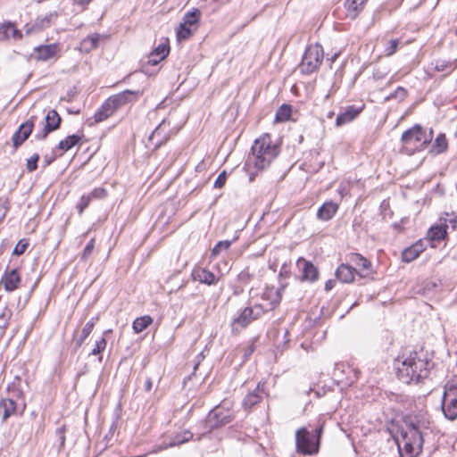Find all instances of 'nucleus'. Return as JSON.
Instances as JSON below:
<instances>
[{
	"label": "nucleus",
	"instance_id": "1",
	"mask_svg": "<svg viewBox=\"0 0 457 457\" xmlns=\"http://www.w3.org/2000/svg\"><path fill=\"white\" fill-rule=\"evenodd\" d=\"M434 367L423 351L411 352L402 361H397L396 376L403 383H419L429 376Z\"/></svg>",
	"mask_w": 457,
	"mask_h": 457
},
{
	"label": "nucleus",
	"instance_id": "2",
	"mask_svg": "<svg viewBox=\"0 0 457 457\" xmlns=\"http://www.w3.org/2000/svg\"><path fill=\"white\" fill-rule=\"evenodd\" d=\"M404 427L400 430L401 439L398 446L402 445L408 457L418 455L422 449L424 432L420 420L417 418H409L404 421Z\"/></svg>",
	"mask_w": 457,
	"mask_h": 457
},
{
	"label": "nucleus",
	"instance_id": "3",
	"mask_svg": "<svg viewBox=\"0 0 457 457\" xmlns=\"http://www.w3.org/2000/svg\"><path fill=\"white\" fill-rule=\"evenodd\" d=\"M432 129L428 134L420 124H415L405 130L401 137V153L411 155L416 152L422 151L432 140Z\"/></svg>",
	"mask_w": 457,
	"mask_h": 457
},
{
	"label": "nucleus",
	"instance_id": "4",
	"mask_svg": "<svg viewBox=\"0 0 457 457\" xmlns=\"http://www.w3.org/2000/svg\"><path fill=\"white\" fill-rule=\"evenodd\" d=\"M251 150L253 165L258 170H263L270 166L279 153L278 147L272 144L269 134H264L257 138Z\"/></svg>",
	"mask_w": 457,
	"mask_h": 457
},
{
	"label": "nucleus",
	"instance_id": "5",
	"mask_svg": "<svg viewBox=\"0 0 457 457\" xmlns=\"http://www.w3.org/2000/svg\"><path fill=\"white\" fill-rule=\"evenodd\" d=\"M234 418L235 415L231 406L227 405L226 403L216 405L209 411L205 420L199 423V427H203V432L198 437V440L201 439L202 436L230 423Z\"/></svg>",
	"mask_w": 457,
	"mask_h": 457
},
{
	"label": "nucleus",
	"instance_id": "6",
	"mask_svg": "<svg viewBox=\"0 0 457 457\" xmlns=\"http://www.w3.org/2000/svg\"><path fill=\"white\" fill-rule=\"evenodd\" d=\"M441 409L447 420L457 419V376L448 379L444 386Z\"/></svg>",
	"mask_w": 457,
	"mask_h": 457
},
{
	"label": "nucleus",
	"instance_id": "7",
	"mask_svg": "<svg viewBox=\"0 0 457 457\" xmlns=\"http://www.w3.org/2000/svg\"><path fill=\"white\" fill-rule=\"evenodd\" d=\"M265 312L266 309H264V307L260 303H255L253 306H246L236 318L233 319L231 322L232 333L237 335L252 321L261 318Z\"/></svg>",
	"mask_w": 457,
	"mask_h": 457
},
{
	"label": "nucleus",
	"instance_id": "8",
	"mask_svg": "<svg viewBox=\"0 0 457 457\" xmlns=\"http://www.w3.org/2000/svg\"><path fill=\"white\" fill-rule=\"evenodd\" d=\"M324 58L323 48L320 45L315 44L307 46L302 62L299 64V70L303 74H311L318 71Z\"/></svg>",
	"mask_w": 457,
	"mask_h": 457
},
{
	"label": "nucleus",
	"instance_id": "9",
	"mask_svg": "<svg viewBox=\"0 0 457 457\" xmlns=\"http://www.w3.org/2000/svg\"><path fill=\"white\" fill-rule=\"evenodd\" d=\"M296 452L304 455L316 454L320 450L319 439H314L305 428H302L295 434Z\"/></svg>",
	"mask_w": 457,
	"mask_h": 457
},
{
	"label": "nucleus",
	"instance_id": "10",
	"mask_svg": "<svg viewBox=\"0 0 457 457\" xmlns=\"http://www.w3.org/2000/svg\"><path fill=\"white\" fill-rule=\"evenodd\" d=\"M62 119L55 110H50L45 117V126L41 131L34 135L36 140H44L48 134L58 129L61 125Z\"/></svg>",
	"mask_w": 457,
	"mask_h": 457
},
{
	"label": "nucleus",
	"instance_id": "11",
	"mask_svg": "<svg viewBox=\"0 0 457 457\" xmlns=\"http://www.w3.org/2000/svg\"><path fill=\"white\" fill-rule=\"evenodd\" d=\"M37 117L32 115L28 120L21 123L17 129V131L12 136V145L14 149H17L21 146L31 135L34 126L35 120Z\"/></svg>",
	"mask_w": 457,
	"mask_h": 457
},
{
	"label": "nucleus",
	"instance_id": "12",
	"mask_svg": "<svg viewBox=\"0 0 457 457\" xmlns=\"http://www.w3.org/2000/svg\"><path fill=\"white\" fill-rule=\"evenodd\" d=\"M348 261L356 266L357 274L362 278H366L373 274L371 262L357 253H352L348 255Z\"/></svg>",
	"mask_w": 457,
	"mask_h": 457
},
{
	"label": "nucleus",
	"instance_id": "13",
	"mask_svg": "<svg viewBox=\"0 0 457 457\" xmlns=\"http://www.w3.org/2000/svg\"><path fill=\"white\" fill-rule=\"evenodd\" d=\"M296 265L302 270V281L315 282L319 278L318 268L310 261L300 257L296 262Z\"/></svg>",
	"mask_w": 457,
	"mask_h": 457
},
{
	"label": "nucleus",
	"instance_id": "14",
	"mask_svg": "<svg viewBox=\"0 0 457 457\" xmlns=\"http://www.w3.org/2000/svg\"><path fill=\"white\" fill-rule=\"evenodd\" d=\"M143 90H124L119 94L113 95L111 97L116 108L122 106L128 103L137 101L142 95Z\"/></svg>",
	"mask_w": 457,
	"mask_h": 457
},
{
	"label": "nucleus",
	"instance_id": "15",
	"mask_svg": "<svg viewBox=\"0 0 457 457\" xmlns=\"http://www.w3.org/2000/svg\"><path fill=\"white\" fill-rule=\"evenodd\" d=\"M191 276L195 281H199L200 283L208 286L216 285L219 281V278H217L214 273L211 272L205 268L201 267H195L192 270Z\"/></svg>",
	"mask_w": 457,
	"mask_h": 457
},
{
	"label": "nucleus",
	"instance_id": "16",
	"mask_svg": "<svg viewBox=\"0 0 457 457\" xmlns=\"http://www.w3.org/2000/svg\"><path fill=\"white\" fill-rule=\"evenodd\" d=\"M21 283V277L17 269L6 270L0 280V284L4 286V288L7 292H12L18 288Z\"/></svg>",
	"mask_w": 457,
	"mask_h": 457
},
{
	"label": "nucleus",
	"instance_id": "17",
	"mask_svg": "<svg viewBox=\"0 0 457 457\" xmlns=\"http://www.w3.org/2000/svg\"><path fill=\"white\" fill-rule=\"evenodd\" d=\"M364 105L357 107L355 105L347 106L344 112H340L336 119L337 126H343L353 120L363 110Z\"/></svg>",
	"mask_w": 457,
	"mask_h": 457
},
{
	"label": "nucleus",
	"instance_id": "18",
	"mask_svg": "<svg viewBox=\"0 0 457 457\" xmlns=\"http://www.w3.org/2000/svg\"><path fill=\"white\" fill-rule=\"evenodd\" d=\"M285 285H281L279 288L274 287H267L262 293V298L270 302V309H275L281 302L282 291L285 288Z\"/></svg>",
	"mask_w": 457,
	"mask_h": 457
},
{
	"label": "nucleus",
	"instance_id": "19",
	"mask_svg": "<svg viewBox=\"0 0 457 457\" xmlns=\"http://www.w3.org/2000/svg\"><path fill=\"white\" fill-rule=\"evenodd\" d=\"M255 270L251 269L249 266L242 270L237 275V282L239 286L236 287V289L234 290V294L239 295L243 293L244 287L247 286L250 282H252L255 278Z\"/></svg>",
	"mask_w": 457,
	"mask_h": 457
},
{
	"label": "nucleus",
	"instance_id": "20",
	"mask_svg": "<svg viewBox=\"0 0 457 457\" xmlns=\"http://www.w3.org/2000/svg\"><path fill=\"white\" fill-rule=\"evenodd\" d=\"M24 408L25 406H23L21 410L19 411L18 404L14 400L11 398L2 399L0 401V410L3 411V421H5L12 415H21L24 411Z\"/></svg>",
	"mask_w": 457,
	"mask_h": 457
},
{
	"label": "nucleus",
	"instance_id": "21",
	"mask_svg": "<svg viewBox=\"0 0 457 457\" xmlns=\"http://www.w3.org/2000/svg\"><path fill=\"white\" fill-rule=\"evenodd\" d=\"M263 386L259 383L256 388L249 393L243 401V407L245 410H250L259 403H261L264 397Z\"/></svg>",
	"mask_w": 457,
	"mask_h": 457
},
{
	"label": "nucleus",
	"instance_id": "22",
	"mask_svg": "<svg viewBox=\"0 0 457 457\" xmlns=\"http://www.w3.org/2000/svg\"><path fill=\"white\" fill-rule=\"evenodd\" d=\"M170 53L169 42L162 43L156 46L148 55L147 62L150 65H156L164 60Z\"/></svg>",
	"mask_w": 457,
	"mask_h": 457
},
{
	"label": "nucleus",
	"instance_id": "23",
	"mask_svg": "<svg viewBox=\"0 0 457 457\" xmlns=\"http://www.w3.org/2000/svg\"><path fill=\"white\" fill-rule=\"evenodd\" d=\"M357 272L356 269L348 263H342L337 269L335 275L337 278L343 283H351L354 279V274Z\"/></svg>",
	"mask_w": 457,
	"mask_h": 457
},
{
	"label": "nucleus",
	"instance_id": "24",
	"mask_svg": "<svg viewBox=\"0 0 457 457\" xmlns=\"http://www.w3.org/2000/svg\"><path fill=\"white\" fill-rule=\"evenodd\" d=\"M116 109L117 108L114 105L112 100L111 99V97H109L95 113V121L102 122L105 120L107 118L113 114Z\"/></svg>",
	"mask_w": 457,
	"mask_h": 457
},
{
	"label": "nucleus",
	"instance_id": "25",
	"mask_svg": "<svg viewBox=\"0 0 457 457\" xmlns=\"http://www.w3.org/2000/svg\"><path fill=\"white\" fill-rule=\"evenodd\" d=\"M337 210L338 205L336 203L332 201L326 202L318 209L317 218L320 220L328 221L334 217Z\"/></svg>",
	"mask_w": 457,
	"mask_h": 457
},
{
	"label": "nucleus",
	"instance_id": "26",
	"mask_svg": "<svg viewBox=\"0 0 457 457\" xmlns=\"http://www.w3.org/2000/svg\"><path fill=\"white\" fill-rule=\"evenodd\" d=\"M98 320V317H92L84 326V328L81 330L80 336L75 339L74 341V346L73 350L76 352L78 349L80 348V346L83 345L84 341L87 339V337L90 335L92 332L96 322Z\"/></svg>",
	"mask_w": 457,
	"mask_h": 457
},
{
	"label": "nucleus",
	"instance_id": "27",
	"mask_svg": "<svg viewBox=\"0 0 457 457\" xmlns=\"http://www.w3.org/2000/svg\"><path fill=\"white\" fill-rule=\"evenodd\" d=\"M21 32L16 29L15 25L11 22H4L0 27V39H8L12 37L14 39L21 38Z\"/></svg>",
	"mask_w": 457,
	"mask_h": 457
},
{
	"label": "nucleus",
	"instance_id": "28",
	"mask_svg": "<svg viewBox=\"0 0 457 457\" xmlns=\"http://www.w3.org/2000/svg\"><path fill=\"white\" fill-rule=\"evenodd\" d=\"M368 0H345V7L347 12V16L354 20L364 8Z\"/></svg>",
	"mask_w": 457,
	"mask_h": 457
},
{
	"label": "nucleus",
	"instance_id": "29",
	"mask_svg": "<svg viewBox=\"0 0 457 457\" xmlns=\"http://www.w3.org/2000/svg\"><path fill=\"white\" fill-rule=\"evenodd\" d=\"M37 59L40 61H47L53 58L57 53V45L50 44L37 46L36 49Z\"/></svg>",
	"mask_w": 457,
	"mask_h": 457
},
{
	"label": "nucleus",
	"instance_id": "30",
	"mask_svg": "<svg viewBox=\"0 0 457 457\" xmlns=\"http://www.w3.org/2000/svg\"><path fill=\"white\" fill-rule=\"evenodd\" d=\"M81 141V137L76 134L70 135L63 140H61L56 147L53 150V153H55L56 150H61L62 153L67 152L71 149L73 146L79 144Z\"/></svg>",
	"mask_w": 457,
	"mask_h": 457
},
{
	"label": "nucleus",
	"instance_id": "31",
	"mask_svg": "<svg viewBox=\"0 0 457 457\" xmlns=\"http://www.w3.org/2000/svg\"><path fill=\"white\" fill-rule=\"evenodd\" d=\"M193 433L189 430H183L181 432L177 433L174 436L171 437L170 441L163 447H173L177 445H180L184 443L188 442L193 438Z\"/></svg>",
	"mask_w": 457,
	"mask_h": 457
},
{
	"label": "nucleus",
	"instance_id": "32",
	"mask_svg": "<svg viewBox=\"0 0 457 457\" xmlns=\"http://www.w3.org/2000/svg\"><path fill=\"white\" fill-rule=\"evenodd\" d=\"M447 225L441 224L436 226H432L428 231V237L431 241H440L445 239L447 235Z\"/></svg>",
	"mask_w": 457,
	"mask_h": 457
},
{
	"label": "nucleus",
	"instance_id": "33",
	"mask_svg": "<svg viewBox=\"0 0 457 457\" xmlns=\"http://www.w3.org/2000/svg\"><path fill=\"white\" fill-rule=\"evenodd\" d=\"M58 17L57 12H52L41 19H37L32 29L42 30L49 27Z\"/></svg>",
	"mask_w": 457,
	"mask_h": 457
},
{
	"label": "nucleus",
	"instance_id": "34",
	"mask_svg": "<svg viewBox=\"0 0 457 457\" xmlns=\"http://www.w3.org/2000/svg\"><path fill=\"white\" fill-rule=\"evenodd\" d=\"M165 123V120H162L156 128L150 134V136L148 137V141L149 142H153V140L157 137H160V139L154 143V150H157L159 149L162 145H163L164 144H166V142L168 141V137L164 134L161 137V130H162V126Z\"/></svg>",
	"mask_w": 457,
	"mask_h": 457
},
{
	"label": "nucleus",
	"instance_id": "35",
	"mask_svg": "<svg viewBox=\"0 0 457 457\" xmlns=\"http://www.w3.org/2000/svg\"><path fill=\"white\" fill-rule=\"evenodd\" d=\"M432 148V151L436 154H443L447 150L448 142L445 134L441 133L436 137Z\"/></svg>",
	"mask_w": 457,
	"mask_h": 457
},
{
	"label": "nucleus",
	"instance_id": "36",
	"mask_svg": "<svg viewBox=\"0 0 457 457\" xmlns=\"http://www.w3.org/2000/svg\"><path fill=\"white\" fill-rule=\"evenodd\" d=\"M152 322L153 319L148 315L137 318L133 321V329L136 333H140L145 330Z\"/></svg>",
	"mask_w": 457,
	"mask_h": 457
},
{
	"label": "nucleus",
	"instance_id": "37",
	"mask_svg": "<svg viewBox=\"0 0 457 457\" xmlns=\"http://www.w3.org/2000/svg\"><path fill=\"white\" fill-rule=\"evenodd\" d=\"M292 114V107L289 104H282L277 111L275 120L278 122L287 121Z\"/></svg>",
	"mask_w": 457,
	"mask_h": 457
},
{
	"label": "nucleus",
	"instance_id": "38",
	"mask_svg": "<svg viewBox=\"0 0 457 457\" xmlns=\"http://www.w3.org/2000/svg\"><path fill=\"white\" fill-rule=\"evenodd\" d=\"M200 16L201 12L198 9H194V11L188 12L184 15L182 19V23L192 28L193 26H195L197 24Z\"/></svg>",
	"mask_w": 457,
	"mask_h": 457
},
{
	"label": "nucleus",
	"instance_id": "39",
	"mask_svg": "<svg viewBox=\"0 0 457 457\" xmlns=\"http://www.w3.org/2000/svg\"><path fill=\"white\" fill-rule=\"evenodd\" d=\"M99 42V35L94 34L87 37L81 43L82 47L85 48L86 51H90L97 47Z\"/></svg>",
	"mask_w": 457,
	"mask_h": 457
},
{
	"label": "nucleus",
	"instance_id": "40",
	"mask_svg": "<svg viewBox=\"0 0 457 457\" xmlns=\"http://www.w3.org/2000/svg\"><path fill=\"white\" fill-rule=\"evenodd\" d=\"M194 33V30L191 27L185 25L180 22L179 28L177 30V38L178 40H187Z\"/></svg>",
	"mask_w": 457,
	"mask_h": 457
},
{
	"label": "nucleus",
	"instance_id": "41",
	"mask_svg": "<svg viewBox=\"0 0 457 457\" xmlns=\"http://www.w3.org/2000/svg\"><path fill=\"white\" fill-rule=\"evenodd\" d=\"M95 243H96L95 238H91L88 241V243L86 245V246L81 253V256H80L81 261L87 262V259L91 256V254L93 253L94 248H95Z\"/></svg>",
	"mask_w": 457,
	"mask_h": 457
},
{
	"label": "nucleus",
	"instance_id": "42",
	"mask_svg": "<svg viewBox=\"0 0 457 457\" xmlns=\"http://www.w3.org/2000/svg\"><path fill=\"white\" fill-rule=\"evenodd\" d=\"M407 96V90L403 87H398L392 94H390L386 99H397L399 101H403Z\"/></svg>",
	"mask_w": 457,
	"mask_h": 457
},
{
	"label": "nucleus",
	"instance_id": "43",
	"mask_svg": "<svg viewBox=\"0 0 457 457\" xmlns=\"http://www.w3.org/2000/svg\"><path fill=\"white\" fill-rule=\"evenodd\" d=\"M417 257H419V256L413 251V248H411V246H409V247L405 248L402 252V261L404 262H411L413 260H415Z\"/></svg>",
	"mask_w": 457,
	"mask_h": 457
},
{
	"label": "nucleus",
	"instance_id": "44",
	"mask_svg": "<svg viewBox=\"0 0 457 457\" xmlns=\"http://www.w3.org/2000/svg\"><path fill=\"white\" fill-rule=\"evenodd\" d=\"M91 201H92V199L89 197L88 195H83L81 196L79 202L78 203V204L76 206L79 215H81L83 213V212L85 211V209H87Z\"/></svg>",
	"mask_w": 457,
	"mask_h": 457
},
{
	"label": "nucleus",
	"instance_id": "45",
	"mask_svg": "<svg viewBox=\"0 0 457 457\" xmlns=\"http://www.w3.org/2000/svg\"><path fill=\"white\" fill-rule=\"evenodd\" d=\"M28 246H29L28 240L25 238L21 239L15 245V247L12 251V254L17 255V256L21 255L27 250Z\"/></svg>",
	"mask_w": 457,
	"mask_h": 457
},
{
	"label": "nucleus",
	"instance_id": "46",
	"mask_svg": "<svg viewBox=\"0 0 457 457\" xmlns=\"http://www.w3.org/2000/svg\"><path fill=\"white\" fill-rule=\"evenodd\" d=\"M231 245V241L229 240H224L218 242L213 249L212 250V255L215 256L218 255L222 250H227L229 248Z\"/></svg>",
	"mask_w": 457,
	"mask_h": 457
},
{
	"label": "nucleus",
	"instance_id": "47",
	"mask_svg": "<svg viewBox=\"0 0 457 457\" xmlns=\"http://www.w3.org/2000/svg\"><path fill=\"white\" fill-rule=\"evenodd\" d=\"M89 197L94 199H104L107 195V191L104 187H96L89 194H87Z\"/></svg>",
	"mask_w": 457,
	"mask_h": 457
},
{
	"label": "nucleus",
	"instance_id": "48",
	"mask_svg": "<svg viewBox=\"0 0 457 457\" xmlns=\"http://www.w3.org/2000/svg\"><path fill=\"white\" fill-rule=\"evenodd\" d=\"M39 160V154H34L30 158L27 160L26 169L29 172H32L37 168V162Z\"/></svg>",
	"mask_w": 457,
	"mask_h": 457
},
{
	"label": "nucleus",
	"instance_id": "49",
	"mask_svg": "<svg viewBox=\"0 0 457 457\" xmlns=\"http://www.w3.org/2000/svg\"><path fill=\"white\" fill-rule=\"evenodd\" d=\"M106 339L102 337L100 340L96 341V345L89 353L90 355H97L101 353L106 347Z\"/></svg>",
	"mask_w": 457,
	"mask_h": 457
},
{
	"label": "nucleus",
	"instance_id": "50",
	"mask_svg": "<svg viewBox=\"0 0 457 457\" xmlns=\"http://www.w3.org/2000/svg\"><path fill=\"white\" fill-rule=\"evenodd\" d=\"M9 200L6 197H0V222L5 218L9 210Z\"/></svg>",
	"mask_w": 457,
	"mask_h": 457
},
{
	"label": "nucleus",
	"instance_id": "51",
	"mask_svg": "<svg viewBox=\"0 0 457 457\" xmlns=\"http://www.w3.org/2000/svg\"><path fill=\"white\" fill-rule=\"evenodd\" d=\"M226 179H227V172L225 170H223L222 172H220L219 174V176L215 179L213 187L215 188H221L225 185Z\"/></svg>",
	"mask_w": 457,
	"mask_h": 457
},
{
	"label": "nucleus",
	"instance_id": "52",
	"mask_svg": "<svg viewBox=\"0 0 457 457\" xmlns=\"http://www.w3.org/2000/svg\"><path fill=\"white\" fill-rule=\"evenodd\" d=\"M399 45L398 39H392L388 42L387 46L386 47V53L387 55H392L397 50Z\"/></svg>",
	"mask_w": 457,
	"mask_h": 457
},
{
	"label": "nucleus",
	"instance_id": "53",
	"mask_svg": "<svg viewBox=\"0 0 457 457\" xmlns=\"http://www.w3.org/2000/svg\"><path fill=\"white\" fill-rule=\"evenodd\" d=\"M65 426H62L56 429V436L58 437V441L60 443V447H63L65 444Z\"/></svg>",
	"mask_w": 457,
	"mask_h": 457
},
{
	"label": "nucleus",
	"instance_id": "54",
	"mask_svg": "<svg viewBox=\"0 0 457 457\" xmlns=\"http://www.w3.org/2000/svg\"><path fill=\"white\" fill-rule=\"evenodd\" d=\"M74 5H78L81 8L82 11L87 9L88 5L92 3L93 0H71Z\"/></svg>",
	"mask_w": 457,
	"mask_h": 457
},
{
	"label": "nucleus",
	"instance_id": "55",
	"mask_svg": "<svg viewBox=\"0 0 457 457\" xmlns=\"http://www.w3.org/2000/svg\"><path fill=\"white\" fill-rule=\"evenodd\" d=\"M449 66H451V63L446 61H436L435 64V70L437 71H444L446 70Z\"/></svg>",
	"mask_w": 457,
	"mask_h": 457
},
{
	"label": "nucleus",
	"instance_id": "56",
	"mask_svg": "<svg viewBox=\"0 0 457 457\" xmlns=\"http://www.w3.org/2000/svg\"><path fill=\"white\" fill-rule=\"evenodd\" d=\"M411 248H413V251L417 253V255L419 256L424 250H425V245H424V243L422 242V240H419L418 242H416L415 244H413L412 245H411Z\"/></svg>",
	"mask_w": 457,
	"mask_h": 457
},
{
	"label": "nucleus",
	"instance_id": "57",
	"mask_svg": "<svg viewBox=\"0 0 457 457\" xmlns=\"http://www.w3.org/2000/svg\"><path fill=\"white\" fill-rule=\"evenodd\" d=\"M411 248H413V251L417 253V255L419 256L424 250H425V245H424V243L422 242V240H419L418 242H416L415 244H413L412 245H411Z\"/></svg>",
	"mask_w": 457,
	"mask_h": 457
},
{
	"label": "nucleus",
	"instance_id": "58",
	"mask_svg": "<svg viewBox=\"0 0 457 457\" xmlns=\"http://www.w3.org/2000/svg\"><path fill=\"white\" fill-rule=\"evenodd\" d=\"M323 433V425H320L317 427L314 430V434L311 435V436H313L314 439H319V442L320 443V438Z\"/></svg>",
	"mask_w": 457,
	"mask_h": 457
},
{
	"label": "nucleus",
	"instance_id": "59",
	"mask_svg": "<svg viewBox=\"0 0 457 457\" xmlns=\"http://www.w3.org/2000/svg\"><path fill=\"white\" fill-rule=\"evenodd\" d=\"M289 275L290 271L288 270V267L287 266V264H283L279 270L278 276L283 278H288Z\"/></svg>",
	"mask_w": 457,
	"mask_h": 457
},
{
	"label": "nucleus",
	"instance_id": "60",
	"mask_svg": "<svg viewBox=\"0 0 457 457\" xmlns=\"http://www.w3.org/2000/svg\"><path fill=\"white\" fill-rule=\"evenodd\" d=\"M54 156L46 155L44 157V167H46V166L50 165L55 160L56 152L54 153Z\"/></svg>",
	"mask_w": 457,
	"mask_h": 457
},
{
	"label": "nucleus",
	"instance_id": "61",
	"mask_svg": "<svg viewBox=\"0 0 457 457\" xmlns=\"http://www.w3.org/2000/svg\"><path fill=\"white\" fill-rule=\"evenodd\" d=\"M152 387H153L152 379L148 378L145 381V391L149 392V391H151Z\"/></svg>",
	"mask_w": 457,
	"mask_h": 457
},
{
	"label": "nucleus",
	"instance_id": "62",
	"mask_svg": "<svg viewBox=\"0 0 457 457\" xmlns=\"http://www.w3.org/2000/svg\"><path fill=\"white\" fill-rule=\"evenodd\" d=\"M335 281L333 280H328L325 284V290L329 291L334 287Z\"/></svg>",
	"mask_w": 457,
	"mask_h": 457
},
{
	"label": "nucleus",
	"instance_id": "63",
	"mask_svg": "<svg viewBox=\"0 0 457 457\" xmlns=\"http://www.w3.org/2000/svg\"><path fill=\"white\" fill-rule=\"evenodd\" d=\"M4 317V312L0 313V320H2ZM9 325V322L7 320H4L3 324L0 323V328L4 329L6 328Z\"/></svg>",
	"mask_w": 457,
	"mask_h": 457
},
{
	"label": "nucleus",
	"instance_id": "64",
	"mask_svg": "<svg viewBox=\"0 0 457 457\" xmlns=\"http://www.w3.org/2000/svg\"><path fill=\"white\" fill-rule=\"evenodd\" d=\"M450 224H452V227L453 229L457 228V220L455 219H452L449 220Z\"/></svg>",
	"mask_w": 457,
	"mask_h": 457
}]
</instances>
